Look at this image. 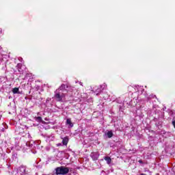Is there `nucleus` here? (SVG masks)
Wrapping results in <instances>:
<instances>
[{
  "label": "nucleus",
  "instance_id": "nucleus-13",
  "mask_svg": "<svg viewBox=\"0 0 175 175\" xmlns=\"http://www.w3.org/2000/svg\"><path fill=\"white\" fill-rule=\"evenodd\" d=\"M139 163H143V161L142 160H139Z\"/></svg>",
  "mask_w": 175,
  "mask_h": 175
},
{
  "label": "nucleus",
  "instance_id": "nucleus-8",
  "mask_svg": "<svg viewBox=\"0 0 175 175\" xmlns=\"http://www.w3.org/2000/svg\"><path fill=\"white\" fill-rule=\"evenodd\" d=\"M104 159L105 161H106L108 165H110V163H111V158H110L109 157H104Z\"/></svg>",
  "mask_w": 175,
  "mask_h": 175
},
{
  "label": "nucleus",
  "instance_id": "nucleus-14",
  "mask_svg": "<svg viewBox=\"0 0 175 175\" xmlns=\"http://www.w3.org/2000/svg\"><path fill=\"white\" fill-rule=\"evenodd\" d=\"M80 85H83V83L80 82L79 83Z\"/></svg>",
  "mask_w": 175,
  "mask_h": 175
},
{
  "label": "nucleus",
  "instance_id": "nucleus-17",
  "mask_svg": "<svg viewBox=\"0 0 175 175\" xmlns=\"http://www.w3.org/2000/svg\"><path fill=\"white\" fill-rule=\"evenodd\" d=\"M140 175H146V174H141Z\"/></svg>",
  "mask_w": 175,
  "mask_h": 175
},
{
  "label": "nucleus",
  "instance_id": "nucleus-4",
  "mask_svg": "<svg viewBox=\"0 0 175 175\" xmlns=\"http://www.w3.org/2000/svg\"><path fill=\"white\" fill-rule=\"evenodd\" d=\"M107 88V85L106 83H103V85H100L99 88L96 90V95H99V92H102L103 90H106Z\"/></svg>",
  "mask_w": 175,
  "mask_h": 175
},
{
  "label": "nucleus",
  "instance_id": "nucleus-3",
  "mask_svg": "<svg viewBox=\"0 0 175 175\" xmlns=\"http://www.w3.org/2000/svg\"><path fill=\"white\" fill-rule=\"evenodd\" d=\"M17 174L20 175H28V170H27V167L21 165L18 168Z\"/></svg>",
  "mask_w": 175,
  "mask_h": 175
},
{
  "label": "nucleus",
  "instance_id": "nucleus-1",
  "mask_svg": "<svg viewBox=\"0 0 175 175\" xmlns=\"http://www.w3.org/2000/svg\"><path fill=\"white\" fill-rule=\"evenodd\" d=\"M54 97L57 102H61V100L65 98V94L62 92L59 91V90H57L55 92Z\"/></svg>",
  "mask_w": 175,
  "mask_h": 175
},
{
  "label": "nucleus",
  "instance_id": "nucleus-6",
  "mask_svg": "<svg viewBox=\"0 0 175 175\" xmlns=\"http://www.w3.org/2000/svg\"><path fill=\"white\" fill-rule=\"evenodd\" d=\"M91 157L92 158V159H94V161H96V159H98V158H99V154H98V153H91Z\"/></svg>",
  "mask_w": 175,
  "mask_h": 175
},
{
  "label": "nucleus",
  "instance_id": "nucleus-9",
  "mask_svg": "<svg viewBox=\"0 0 175 175\" xmlns=\"http://www.w3.org/2000/svg\"><path fill=\"white\" fill-rule=\"evenodd\" d=\"M106 135L107 136V137H108L109 139H111V137H113V131H109L107 133Z\"/></svg>",
  "mask_w": 175,
  "mask_h": 175
},
{
  "label": "nucleus",
  "instance_id": "nucleus-5",
  "mask_svg": "<svg viewBox=\"0 0 175 175\" xmlns=\"http://www.w3.org/2000/svg\"><path fill=\"white\" fill-rule=\"evenodd\" d=\"M68 142H69V138L68 137H65L62 138L63 146H68Z\"/></svg>",
  "mask_w": 175,
  "mask_h": 175
},
{
  "label": "nucleus",
  "instance_id": "nucleus-16",
  "mask_svg": "<svg viewBox=\"0 0 175 175\" xmlns=\"http://www.w3.org/2000/svg\"><path fill=\"white\" fill-rule=\"evenodd\" d=\"M57 146H62V144H58Z\"/></svg>",
  "mask_w": 175,
  "mask_h": 175
},
{
  "label": "nucleus",
  "instance_id": "nucleus-12",
  "mask_svg": "<svg viewBox=\"0 0 175 175\" xmlns=\"http://www.w3.org/2000/svg\"><path fill=\"white\" fill-rule=\"evenodd\" d=\"M36 121H37V122H42V117L38 116L36 118Z\"/></svg>",
  "mask_w": 175,
  "mask_h": 175
},
{
  "label": "nucleus",
  "instance_id": "nucleus-10",
  "mask_svg": "<svg viewBox=\"0 0 175 175\" xmlns=\"http://www.w3.org/2000/svg\"><path fill=\"white\" fill-rule=\"evenodd\" d=\"M60 91V92H63L64 93V90H65V85H62L59 89H57Z\"/></svg>",
  "mask_w": 175,
  "mask_h": 175
},
{
  "label": "nucleus",
  "instance_id": "nucleus-18",
  "mask_svg": "<svg viewBox=\"0 0 175 175\" xmlns=\"http://www.w3.org/2000/svg\"><path fill=\"white\" fill-rule=\"evenodd\" d=\"M0 120H1V118H0Z\"/></svg>",
  "mask_w": 175,
  "mask_h": 175
},
{
  "label": "nucleus",
  "instance_id": "nucleus-11",
  "mask_svg": "<svg viewBox=\"0 0 175 175\" xmlns=\"http://www.w3.org/2000/svg\"><path fill=\"white\" fill-rule=\"evenodd\" d=\"M12 92L13 94H18V88H15L12 90Z\"/></svg>",
  "mask_w": 175,
  "mask_h": 175
},
{
  "label": "nucleus",
  "instance_id": "nucleus-15",
  "mask_svg": "<svg viewBox=\"0 0 175 175\" xmlns=\"http://www.w3.org/2000/svg\"><path fill=\"white\" fill-rule=\"evenodd\" d=\"M1 33H2V30L0 29V35H1Z\"/></svg>",
  "mask_w": 175,
  "mask_h": 175
},
{
  "label": "nucleus",
  "instance_id": "nucleus-7",
  "mask_svg": "<svg viewBox=\"0 0 175 175\" xmlns=\"http://www.w3.org/2000/svg\"><path fill=\"white\" fill-rule=\"evenodd\" d=\"M66 124L67 125H69L70 128H73V123L72 122L70 118H68L66 120Z\"/></svg>",
  "mask_w": 175,
  "mask_h": 175
},
{
  "label": "nucleus",
  "instance_id": "nucleus-2",
  "mask_svg": "<svg viewBox=\"0 0 175 175\" xmlns=\"http://www.w3.org/2000/svg\"><path fill=\"white\" fill-rule=\"evenodd\" d=\"M56 174H68L69 173V169L65 167H58L55 169Z\"/></svg>",
  "mask_w": 175,
  "mask_h": 175
}]
</instances>
